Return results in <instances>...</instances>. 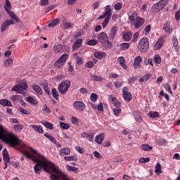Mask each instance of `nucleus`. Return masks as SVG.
I'll use <instances>...</instances> for the list:
<instances>
[{"instance_id":"46","label":"nucleus","mask_w":180,"mask_h":180,"mask_svg":"<svg viewBox=\"0 0 180 180\" xmlns=\"http://www.w3.org/2000/svg\"><path fill=\"white\" fill-rule=\"evenodd\" d=\"M155 174H161L162 172L161 171V164L160 162H158L155 167Z\"/></svg>"},{"instance_id":"34","label":"nucleus","mask_w":180,"mask_h":180,"mask_svg":"<svg viewBox=\"0 0 180 180\" xmlns=\"http://www.w3.org/2000/svg\"><path fill=\"white\" fill-rule=\"evenodd\" d=\"M163 29L165 33H171V32H172V30H171V25L169 24V22H166L164 24Z\"/></svg>"},{"instance_id":"15","label":"nucleus","mask_w":180,"mask_h":180,"mask_svg":"<svg viewBox=\"0 0 180 180\" xmlns=\"http://www.w3.org/2000/svg\"><path fill=\"white\" fill-rule=\"evenodd\" d=\"M117 30H119V27L117 26H115L111 28L110 33L108 34L110 40H115V37H116Z\"/></svg>"},{"instance_id":"20","label":"nucleus","mask_w":180,"mask_h":180,"mask_svg":"<svg viewBox=\"0 0 180 180\" xmlns=\"http://www.w3.org/2000/svg\"><path fill=\"white\" fill-rule=\"evenodd\" d=\"M164 44V39L162 38H160L158 40V41L154 45V50H160L161 47H162V45Z\"/></svg>"},{"instance_id":"12","label":"nucleus","mask_w":180,"mask_h":180,"mask_svg":"<svg viewBox=\"0 0 180 180\" xmlns=\"http://www.w3.org/2000/svg\"><path fill=\"white\" fill-rule=\"evenodd\" d=\"M73 106L75 109L79 112H84V110H85V108H86V105H85V103L82 101H75Z\"/></svg>"},{"instance_id":"43","label":"nucleus","mask_w":180,"mask_h":180,"mask_svg":"<svg viewBox=\"0 0 180 180\" xmlns=\"http://www.w3.org/2000/svg\"><path fill=\"white\" fill-rule=\"evenodd\" d=\"M141 150L143 151H150L153 150V146H150L148 144H144L141 146Z\"/></svg>"},{"instance_id":"17","label":"nucleus","mask_w":180,"mask_h":180,"mask_svg":"<svg viewBox=\"0 0 180 180\" xmlns=\"http://www.w3.org/2000/svg\"><path fill=\"white\" fill-rule=\"evenodd\" d=\"M71 154V149L70 148H63L59 150V155L60 157H63V155H70Z\"/></svg>"},{"instance_id":"54","label":"nucleus","mask_w":180,"mask_h":180,"mask_svg":"<svg viewBox=\"0 0 180 180\" xmlns=\"http://www.w3.org/2000/svg\"><path fill=\"white\" fill-rule=\"evenodd\" d=\"M43 112H45V113H51V110L47 106V105H44L43 108H42Z\"/></svg>"},{"instance_id":"29","label":"nucleus","mask_w":180,"mask_h":180,"mask_svg":"<svg viewBox=\"0 0 180 180\" xmlns=\"http://www.w3.org/2000/svg\"><path fill=\"white\" fill-rule=\"evenodd\" d=\"M0 105H2V106H7L8 108H11V106H12V102L7 99H1L0 100Z\"/></svg>"},{"instance_id":"16","label":"nucleus","mask_w":180,"mask_h":180,"mask_svg":"<svg viewBox=\"0 0 180 180\" xmlns=\"http://www.w3.org/2000/svg\"><path fill=\"white\" fill-rule=\"evenodd\" d=\"M11 101L16 105V103H20L23 102V97L20 95H14L11 97Z\"/></svg>"},{"instance_id":"37","label":"nucleus","mask_w":180,"mask_h":180,"mask_svg":"<svg viewBox=\"0 0 180 180\" xmlns=\"http://www.w3.org/2000/svg\"><path fill=\"white\" fill-rule=\"evenodd\" d=\"M41 124L45 126L46 129H49V130H53V127H54V125L50 122H47L46 121L41 122Z\"/></svg>"},{"instance_id":"21","label":"nucleus","mask_w":180,"mask_h":180,"mask_svg":"<svg viewBox=\"0 0 180 180\" xmlns=\"http://www.w3.org/2000/svg\"><path fill=\"white\" fill-rule=\"evenodd\" d=\"M117 61L121 67L124 68V70H127V65L125 63L124 57L120 56L117 58Z\"/></svg>"},{"instance_id":"26","label":"nucleus","mask_w":180,"mask_h":180,"mask_svg":"<svg viewBox=\"0 0 180 180\" xmlns=\"http://www.w3.org/2000/svg\"><path fill=\"white\" fill-rule=\"evenodd\" d=\"M8 15L11 19L16 22V23H19V22H20V19L19 17H18V15H16V14H15L13 11H9Z\"/></svg>"},{"instance_id":"8","label":"nucleus","mask_w":180,"mask_h":180,"mask_svg":"<svg viewBox=\"0 0 180 180\" xmlns=\"http://www.w3.org/2000/svg\"><path fill=\"white\" fill-rule=\"evenodd\" d=\"M51 171L53 172H55V174H57L61 179L63 180H68V176H67V173L61 172L59 169L58 167L56 166L54 164L52 166Z\"/></svg>"},{"instance_id":"61","label":"nucleus","mask_w":180,"mask_h":180,"mask_svg":"<svg viewBox=\"0 0 180 180\" xmlns=\"http://www.w3.org/2000/svg\"><path fill=\"white\" fill-rule=\"evenodd\" d=\"M75 150H77V153H79V154H84V149L81 148V146H75Z\"/></svg>"},{"instance_id":"13","label":"nucleus","mask_w":180,"mask_h":180,"mask_svg":"<svg viewBox=\"0 0 180 180\" xmlns=\"http://www.w3.org/2000/svg\"><path fill=\"white\" fill-rule=\"evenodd\" d=\"M11 25H15V22L12 20H6L4 22L2 23L1 27V33H4Z\"/></svg>"},{"instance_id":"57","label":"nucleus","mask_w":180,"mask_h":180,"mask_svg":"<svg viewBox=\"0 0 180 180\" xmlns=\"http://www.w3.org/2000/svg\"><path fill=\"white\" fill-rule=\"evenodd\" d=\"M112 111L114 112V115H115L116 116H119V115L122 113V109L120 108H113Z\"/></svg>"},{"instance_id":"14","label":"nucleus","mask_w":180,"mask_h":180,"mask_svg":"<svg viewBox=\"0 0 180 180\" xmlns=\"http://www.w3.org/2000/svg\"><path fill=\"white\" fill-rule=\"evenodd\" d=\"M98 41L102 44H106L108 40V34L105 32L100 33L97 37Z\"/></svg>"},{"instance_id":"35","label":"nucleus","mask_w":180,"mask_h":180,"mask_svg":"<svg viewBox=\"0 0 180 180\" xmlns=\"http://www.w3.org/2000/svg\"><path fill=\"white\" fill-rule=\"evenodd\" d=\"M25 101L28 102L29 103H31V105H37V100L34 99L32 96H28L26 98Z\"/></svg>"},{"instance_id":"1","label":"nucleus","mask_w":180,"mask_h":180,"mask_svg":"<svg viewBox=\"0 0 180 180\" xmlns=\"http://www.w3.org/2000/svg\"><path fill=\"white\" fill-rule=\"evenodd\" d=\"M6 133H8L6 127L0 124V139L3 140L4 143L8 144L13 148L22 150V154L25 157L30 158V160L35 162L36 165L34 166L35 174H40V171L42 169L45 172H47V174H51L50 171H51L54 163L49 161L47 158L40 153L39 150L26 145V143L19 140L18 135L12 132H9L6 135Z\"/></svg>"},{"instance_id":"51","label":"nucleus","mask_w":180,"mask_h":180,"mask_svg":"<svg viewBox=\"0 0 180 180\" xmlns=\"http://www.w3.org/2000/svg\"><path fill=\"white\" fill-rule=\"evenodd\" d=\"M75 60L78 65H82V64H84V59L79 56L76 57Z\"/></svg>"},{"instance_id":"30","label":"nucleus","mask_w":180,"mask_h":180,"mask_svg":"<svg viewBox=\"0 0 180 180\" xmlns=\"http://www.w3.org/2000/svg\"><path fill=\"white\" fill-rule=\"evenodd\" d=\"M52 96L54 99L56 101H58L60 99V94H58V91H57V89L53 88L51 90Z\"/></svg>"},{"instance_id":"47","label":"nucleus","mask_w":180,"mask_h":180,"mask_svg":"<svg viewBox=\"0 0 180 180\" xmlns=\"http://www.w3.org/2000/svg\"><path fill=\"white\" fill-rule=\"evenodd\" d=\"M123 8V3L118 2L114 5L115 11H120Z\"/></svg>"},{"instance_id":"22","label":"nucleus","mask_w":180,"mask_h":180,"mask_svg":"<svg viewBox=\"0 0 180 180\" xmlns=\"http://www.w3.org/2000/svg\"><path fill=\"white\" fill-rule=\"evenodd\" d=\"M172 44L175 51L178 53V51H179V44L178 43V39H176V36L172 37Z\"/></svg>"},{"instance_id":"41","label":"nucleus","mask_w":180,"mask_h":180,"mask_svg":"<svg viewBox=\"0 0 180 180\" xmlns=\"http://www.w3.org/2000/svg\"><path fill=\"white\" fill-rule=\"evenodd\" d=\"M120 50L122 51H126V50H129V47H130V44L129 43H122L120 44Z\"/></svg>"},{"instance_id":"45","label":"nucleus","mask_w":180,"mask_h":180,"mask_svg":"<svg viewBox=\"0 0 180 180\" xmlns=\"http://www.w3.org/2000/svg\"><path fill=\"white\" fill-rule=\"evenodd\" d=\"M12 64H13V59L12 58H8L4 63V67H10Z\"/></svg>"},{"instance_id":"6","label":"nucleus","mask_w":180,"mask_h":180,"mask_svg":"<svg viewBox=\"0 0 180 180\" xmlns=\"http://www.w3.org/2000/svg\"><path fill=\"white\" fill-rule=\"evenodd\" d=\"M131 20V21H129V23L131 26H134L135 29H140V27L146 23V20L140 16H137L135 19L133 20L132 18Z\"/></svg>"},{"instance_id":"49","label":"nucleus","mask_w":180,"mask_h":180,"mask_svg":"<svg viewBox=\"0 0 180 180\" xmlns=\"http://www.w3.org/2000/svg\"><path fill=\"white\" fill-rule=\"evenodd\" d=\"M58 22H60L59 19L53 20L51 21V22H50L48 25V26H49V27H54V26H56V25H57V23H58Z\"/></svg>"},{"instance_id":"33","label":"nucleus","mask_w":180,"mask_h":180,"mask_svg":"<svg viewBox=\"0 0 180 180\" xmlns=\"http://www.w3.org/2000/svg\"><path fill=\"white\" fill-rule=\"evenodd\" d=\"M5 4L4 9L6 11L7 13L9 14V12H12V11H11V9H12V5H11V1H9V0H6Z\"/></svg>"},{"instance_id":"60","label":"nucleus","mask_w":180,"mask_h":180,"mask_svg":"<svg viewBox=\"0 0 180 180\" xmlns=\"http://www.w3.org/2000/svg\"><path fill=\"white\" fill-rule=\"evenodd\" d=\"M85 68H94V62L92 61H89L85 64Z\"/></svg>"},{"instance_id":"31","label":"nucleus","mask_w":180,"mask_h":180,"mask_svg":"<svg viewBox=\"0 0 180 180\" xmlns=\"http://www.w3.org/2000/svg\"><path fill=\"white\" fill-rule=\"evenodd\" d=\"M32 88L38 95H43V90L39 85H32Z\"/></svg>"},{"instance_id":"3","label":"nucleus","mask_w":180,"mask_h":180,"mask_svg":"<svg viewBox=\"0 0 180 180\" xmlns=\"http://www.w3.org/2000/svg\"><path fill=\"white\" fill-rule=\"evenodd\" d=\"M138 49L140 53H147L148 51V49H150V42L147 37H143L140 39L138 44Z\"/></svg>"},{"instance_id":"48","label":"nucleus","mask_w":180,"mask_h":180,"mask_svg":"<svg viewBox=\"0 0 180 180\" xmlns=\"http://www.w3.org/2000/svg\"><path fill=\"white\" fill-rule=\"evenodd\" d=\"M153 61L155 64H161V56L160 55H155Z\"/></svg>"},{"instance_id":"63","label":"nucleus","mask_w":180,"mask_h":180,"mask_svg":"<svg viewBox=\"0 0 180 180\" xmlns=\"http://www.w3.org/2000/svg\"><path fill=\"white\" fill-rule=\"evenodd\" d=\"M53 50L55 53H60L61 51V46L60 45L55 46Z\"/></svg>"},{"instance_id":"25","label":"nucleus","mask_w":180,"mask_h":180,"mask_svg":"<svg viewBox=\"0 0 180 180\" xmlns=\"http://www.w3.org/2000/svg\"><path fill=\"white\" fill-rule=\"evenodd\" d=\"M82 39H79L75 41V44L72 45L73 50H78L81 46H82Z\"/></svg>"},{"instance_id":"11","label":"nucleus","mask_w":180,"mask_h":180,"mask_svg":"<svg viewBox=\"0 0 180 180\" xmlns=\"http://www.w3.org/2000/svg\"><path fill=\"white\" fill-rule=\"evenodd\" d=\"M122 96L126 102H130L131 101V94L129 91L127 86L122 88Z\"/></svg>"},{"instance_id":"52","label":"nucleus","mask_w":180,"mask_h":180,"mask_svg":"<svg viewBox=\"0 0 180 180\" xmlns=\"http://www.w3.org/2000/svg\"><path fill=\"white\" fill-rule=\"evenodd\" d=\"M11 159H9V155L8 156H3V161L6 165L5 169H6V167H8V164H9V161Z\"/></svg>"},{"instance_id":"32","label":"nucleus","mask_w":180,"mask_h":180,"mask_svg":"<svg viewBox=\"0 0 180 180\" xmlns=\"http://www.w3.org/2000/svg\"><path fill=\"white\" fill-rule=\"evenodd\" d=\"M151 74H146L143 75L142 77H140L139 79V82H146V81H148L150 78H151Z\"/></svg>"},{"instance_id":"2","label":"nucleus","mask_w":180,"mask_h":180,"mask_svg":"<svg viewBox=\"0 0 180 180\" xmlns=\"http://www.w3.org/2000/svg\"><path fill=\"white\" fill-rule=\"evenodd\" d=\"M105 12L103 15H100L98 17V20H101V19L105 18L104 21L102 22V26L104 29V27H106L108 25V23H109V20H110V18H112V8L110 5H107L104 8Z\"/></svg>"},{"instance_id":"18","label":"nucleus","mask_w":180,"mask_h":180,"mask_svg":"<svg viewBox=\"0 0 180 180\" xmlns=\"http://www.w3.org/2000/svg\"><path fill=\"white\" fill-rule=\"evenodd\" d=\"M103 140H105V134L103 133H101L95 137V141L97 144H102V143H103Z\"/></svg>"},{"instance_id":"5","label":"nucleus","mask_w":180,"mask_h":180,"mask_svg":"<svg viewBox=\"0 0 180 180\" xmlns=\"http://www.w3.org/2000/svg\"><path fill=\"white\" fill-rule=\"evenodd\" d=\"M28 88L29 86H27V83L24 82L22 84L14 86L11 89V91H14L15 92H17V94H21V95H26V91Z\"/></svg>"},{"instance_id":"39","label":"nucleus","mask_w":180,"mask_h":180,"mask_svg":"<svg viewBox=\"0 0 180 180\" xmlns=\"http://www.w3.org/2000/svg\"><path fill=\"white\" fill-rule=\"evenodd\" d=\"M65 161H78V158L76 155L73 156H65Z\"/></svg>"},{"instance_id":"50","label":"nucleus","mask_w":180,"mask_h":180,"mask_svg":"<svg viewBox=\"0 0 180 180\" xmlns=\"http://www.w3.org/2000/svg\"><path fill=\"white\" fill-rule=\"evenodd\" d=\"M88 46H96L98 44V41L95 39L89 40L86 42Z\"/></svg>"},{"instance_id":"55","label":"nucleus","mask_w":180,"mask_h":180,"mask_svg":"<svg viewBox=\"0 0 180 180\" xmlns=\"http://www.w3.org/2000/svg\"><path fill=\"white\" fill-rule=\"evenodd\" d=\"M139 36H140V34L139 32H135L133 35V39L131 42L136 43L137 41V39H139Z\"/></svg>"},{"instance_id":"7","label":"nucleus","mask_w":180,"mask_h":180,"mask_svg":"<svg viewBox=\"0 0 180 180\" xmlns=\"http://www.w3.org/2000/svg\"><path fill=\"white\" fill-rule=\"evenodd\" d=\"M165 8V4H162L161 2H158L155 4L150 11V15H155V13H158L160 11H162Z\"/></svg>"},{"instance_id":"56","label":"nucleus","mask_w":180,"mask_h":180,"mask_svg":"<svg viewBox=\"0 0 180 180\" xmlns=\"http://www.w3.org/2000/svg\"><path fill=\"white\" fill-rule=\"evenodd\" d=\"M19 110H20V112L21 113H23V115H30V111H29V110H26V109L22 108V107H20V108H19Z\"/></svg>"},{"instance_id":"38","label":"nucleus","mask_w":180,"mask_h":180,"mask_svg":"<svg viewBox=\"0 0 180 180\" xmlns=\"http://www.w3.org/2000/svg\"><path fill=\"white\" fill-rule=\"evenodd\" d=\"M148 116H149V117L151 119H155V117H158L160 116V114L158 112L150 111L148 112Z\"/></svg>"},{"instance_id":"36","label":"nucleus","mask_w":180,"mask_h":180,"mask_svg":"<svg viewBox=\"0 0 180 180\" xmlns=\"http://www.w3.org/2000/svg\"><path fill=\"white\" fill-rule=\"evenodd\" d=\"M94 57H96V58H98V60H102L103 57H106V53L97 51V52H95Z\"/></svg>"},{"instance_id":"44","label":"nucleus","mask_w":180,"mask_h":180,"mask_svg":"<svg viewBox=\"0 0 180 180\" xmlns=\"http://www.w3.org/2000/svg\"><path fill=\"white\" fill-rule=\"evenodd\" d=\"M59 126H60V127H61V129H65V130H68V129H70V127L69 124H67V123L63 122H60L59 123Z\"/></svg>"},{"instance_id":"53","label":"nucleus","mask_w":180,"mask_h":180,"mask_svg":"<svg viewBox=\"0 0 180 180\" xmlns=\"http://www.w3.org/2000/svg\"><path fill=\"white\" fill-rule=\"evenodd\" d=\"M136 18H137V13L136 11H133L130 15H129V22H131L133 19H136Z\"/></svg>"},{"instance_id":"27","label":"nucleus","mask_w":180,"mask_h":180,"mask_svg":"<svg viewBox=\"0 0 180 180\" xmlns=\"http://www.w3.org/2000/svg\"><path fill=\"white\" fill-rule=\"evenodd\" d=\"M141 61H143V58H141V56H137L134 60V68H139V65H140V63H141Z\"/></svg>"},{"instance_id":"64","label":"nucleus","mask_w":180,"mask_h":180,"mask_svg":"<svg viewBox=\"0 0 180 180\" xmlns=\"http://www.w3.org/2000/svg\"><path fill=\"white\" fill-rule=\"evenodd\" d=\"M50 179L51 180H60V178L56 174H51L50 176Z\"/></svg>"},{"instance_id":"24","label":"nucleus","mask_w":180,"mask_h":180,"mask_svg":"<svg viewBox=\"0 0 180 180\" xmlns=\"http://www.w3.org/2000/svg\"><path fill=\"white\" fill-rule=\"evenodd\" d=\"M89 75L91 77L92 81H95L96 82H100L101 81H103V77L101 76H98L94 73H89Z\"/></svg>"},{"instance_id":"23","label":"nucleus","mask_w":180,"mask_h":180,"mask_svg":"<svg viewBox=\"0 0 180 180\" xmlns=\"http://www.w3.org/2000/svg\"><path fill=\"white\" fill-rule=\"evenodd\" d=\"M31 126L34 131H37V133H39L40 134H43V133H44V130H43V127L41 125L32 124Z\"/></svg>"},{"instance_id":"40","label":"nucleus","mask_w":180,"mask_h":180,"mask_svg":"<svg viewBox=\"0 0 180 180\" xmlns=\"http://www.w3.org/2000/svg\"><path fill=\"white\" fill-rule=\"evenodd\" d=\"M63 25L65 29H70L74 27V23L67 22V20H63Z\"/></svg>"},{"instance_id":"4","label":"nucleus","mask_w":180,"mask_h":180,"mask_svg":"<svg viewBox=\"0 0 180 180\" xmlns=\"http://www.w3.org/2000/svg\"><path fill=\"white\" fill-rule=\"evenodd\" d=\"M70 86L71 81L66 79L58 84V91L61 94V95H65Z\"/></svg>"},{"instance_id":"10","label":"nucleus","mask_w":180,"mask_h":180,"mask_svg":"<svg viewBox=\"0 0 180 180\" xmlns=\"http://www.w3.org/2000/svg\"><path fill=\"white\" fill-rule=\"evenodd\" d=\"M67 58H68V54H63L58 60L55 62V67L56 68H61L64 64H65V62L67 61Z\"/></svg>"},{"instance_id":"59","label":"nucleus","mask_w":180,"mask_h":180,"mask_svg":"<svg viewBox=\"0 0 180 180\" xmlns=\"http://www.w3.org/2000/svg\"><path fill=\"white\" fill-rule=\"evenodd\" d=\"M114 85L117 89L122 88V86L123 85V82H119V81L115 82Z\"/></svg>"},{"instance_id":"42","label":"nucleus","mask_w":180,"mask_h":180,"mask_svg":"<svg viewBox=\"0 0 180 180\" xmlns=\"http://www.w3.org/2000/svg\"><path fill=\"white\" fill-rule=\"evenodd\" d=\"M13 130L17 132L22 131V130H23V125L20 124H15L13 127Z\"/></svg>"},{"instance_id":"19","label":"nucleus","mask_w":180,"mask_h":180,"mask_svg":"<svg viewBox=\"0 0 180 180\" xmlns=\"http://www.w3.org/2000/svg\"><path fill=\"white\" fill-rule=\"evenodd\" d=\"M132 36H133L132 32H127L125 33H123L122 39L124 40V41H130V40H131Z\"/></svg>"},{"instance_id":"9","label":"nucleus","mask_w":180,"mask_h":180,"mask_svg":"<svg viewBox=\"0 0 180 180\" xmlns=\"http://www.w3.org/2000/svg\"><path fill=\"white\" fill-rule=\"evenodd\" d=\"M67 58H68V54H63L58 60L55 62V67L56 68H61L64 64H65V62L67 61Z\"/></svg>"},{"instance_id":"58","label":"nucleus","mask_w":180,"mask_h":180,"mask_svg":"<svg viewBox=\"0 0 180 180\" xmlns=\"http://www.w3.org/2000/svg\"><path fill=\"white\" fill-rule=\"evenodd\" d=\"M97 100H98V95H96V94L95 93H92L91 94V101L92 102H96Z\"/></svg>"},{"instance_id":"62","label":"nucleus","mask_w":180,"mask_h":180,"mask_svg":"<svg viewBox=\"0 0 180 180\" xmlns=\"http://www.w3.org/2000/svg\"><path fill=\"white\" fill-rule=\"evenodd\" d=\"M158 144L159 146H165L167 144V141L165 139H160L158 141Z\"/></svg>"},{"instance_id":"28","label":"nucleus","mask_w":180,"mask_h":180,"mask_svg":"<svg viewBox=\"0 0 180 180\" xmlns=\"http://www.w3.org/2000/svg\"><path fill=\"white\" fill-rule=\"evenodd\" d=\"M66 169H67V171H69L70 172H75V174H78V172H79V169L77 168L74 166L67 165Z\"/></svg>"}]
</instances>
